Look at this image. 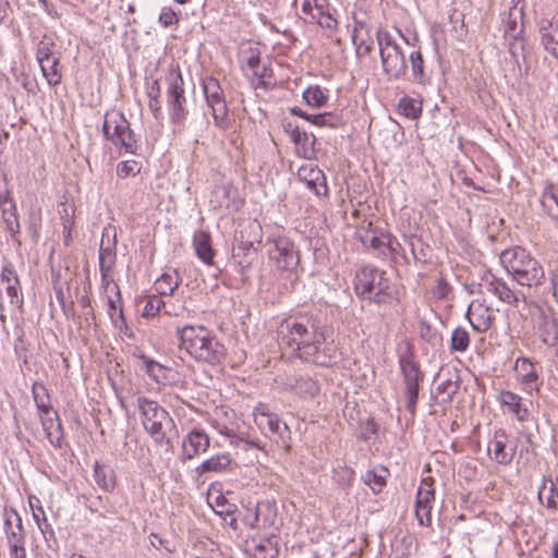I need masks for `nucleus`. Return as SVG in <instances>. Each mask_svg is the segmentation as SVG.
<instances>
[{
    "mask_svg": "<svg viewBox=\"0 0 558 558\" xmlns=\"http://www.w3.org/2000/svg\"><path fill=\"white\" fill-rule=\"evenodd\" d=\"M278 342L291 356L318 366H331L337 361L331 327L313 315L283 319L277 328Z\"/></svg>",
    "mask_w": 558,
    "mask_h": 558,
    "instance_id": "obj_1",
    "label": "nucleus"
},
{
    "mask_svg": "<svg viewBox=\"0 0 558 558\" xmlns=\"http://www.w3.org/2000/svg\"><path fill=\"white\" fill-rule=\"evenodd\" d=\"M180 348L195 361L209 365H219L226 357V348L217 337L202 325H186L177 328Z\"/></svg>",
    "mask_w": 558,
    "mask_h": 558,
    "instance_id": "obj_2",
    "label": "nucleus"
},
{
    "mask_svg": "<svg viewBox=\"0 0 558 558\" xmlns=\"http://www.w3.org/2000/svg\"><path fill=\"white\" fill-rule=\"evenodd\" d=\"M136 403L145 432L158 446L172 447V438L177 437L178 430L168 411L157 401L143 396L137 398Z\"/></svg>",
    "mask_w": 558,
    "mask_h": 558,
    "instance_id": "obj_3",
    "label": "nucleus"
},
{
    "mask_svg": "<svg viewBox=\"0 0 558 558\" xmlns=\"http://www.w3.org/2000/svg\"><path fill=\"white\" fill-rule=\"evenodd\" d=\"M354 290L359 298L375 304H391L397 300V292L386 271L373 266H365L356 272Z\"/></svg>",
    "mask_w": 558,
    "mask_h": 558,
    "instance_id": "obj_4",
    "label": "nucleus"
},
{
    "mask_svg": "<svg viewBox=\"0 0 558 558\" xmlns=\"http://www.w3.org/2000/svg\"><path fill=\"white\" fill-rule=\"evenodd\" d=\"M500 262L521 286L537 287L545 281L543 266L522 247L505 250Z\"/></svg>",
    "mask_w": 558,
    "mask_h": 558,
    "instance_id": "obj_5",
    "label": "nucleus"
},
{
    "mask_svg": "<svg viewBox=\"0 0 558 558\" xmlns=\"http://www.w3.org/2000/svg\"><path fill=\"white\" fill-rule=\"evenodd\" d=\"M377 41L384 73L388 80H400L407 73V63L401 47L387 31L378 29Z\"/></svg>",
    "mask_w": 558,
    "mask_h": 558,
    "instance_id": "obj_6",
    "label": "nucleus"
},
{
    "mask_svg": "<svg viewBox=\"0 0 558 558\" xmlns=\"http://www.w3.org/2000/svg\"><path fill=\"white\" fill-rule=\"evenodd\" d=\"M102 132L106 140L123 147L126 153H136L138 148L136 136L122 112L107 113L102 124Z\"/></svg>",
    "mask_w": 558,
    "mask_h": 558,
    "instance_id": "obj_7",
    "label": "nucleus"
},
{
    "mask_svg": "<svg viewBox=\"0 0 558 558\" xmlns=\"http://www.w3.org/2000/svg\"><path fill=\"white\" fill-rule=\"evenodd\" d=\"M166 81L168 84L167 105L170 119L173 123L181 124L189 113L183 76L179 70H171Z\"/></svg>",
    "mask_w": 558,
    "mask_h": 558,
    "instance_id": "obj_8",
    "label": "nucleus"
},
{
    "mask_svg": "<svg viewBox=\"0 0 558 558\" xmlns=\"http://www.w3.org/2000/svg\"><path fill=\"white\" fill-rule=\"evenodd\" d=\"M400 368L404 381V395L407 398V410L412 416L415 415L416 403L418 399L420 383L423 380L424 375L420 371L418 365L411 357L400 359Z\"/></svg>",
    "mask_w": 558,
    "mask_h": 558,
    "instance_id": "obj_9",
    "label": "nucleus"
},
{
    "mask_svg": "<svg viewBox=\"0 0 558 558\" xmlns=\"http://www.w3.org/2000/svg\"><path fill=\"white\" fill-rule=\"evenodd\" d=\"M203 90L216 125L225 128L228 106L219 81L213 76L206 77L203 81Z\"/></svg>",
    "mask_w": 558,
    "mask_h": 558,
    "instance_id": "obj_10",
    "label": "nucleus"
},
{
    "mask_svg": "<svg viewBox=\"0 0 558 558\" xmlns=\"http://www.w3.org/2000/svg\"><path fill=\"white\" fill-rule=\"evenodd\" d=\"M269 258L283 271H295L300 265V252L288 238H278L274 241Z\"/></svg>",
    "mask_w": 558,
    "mask_h": 558,
    "instance_id": "obj_11",
    "label": "nucleus"
},
{
    "mask_svg": "<svg viewBox=\"0 0 558 558\" xmlns=\"http://www.w3.org/2000/svg\"><path fill=\"white\" fill-rule=\"evenodd\" d=\"M254 422L262 433L270 438L277 437V441H281L284 447L289 448L290 429L277 414L262 412L255 414Z\"/></svg>",
    "mask_w": 558,
    "mask_h": 558,
    "instance_id": "obj_12",
    "label": "nucleus"
},
{
    "mask_svg": "<svg viewBox=\"0 0 558 558\" xmlns=\"http://www.w3.org/2000/svg\"><path fill=\"white\" fill-rule=\"evenodd\" d=\"M282 126L284 133L288 134L294 143L298 156L305 159H312L315 154V135L301 130L298 124L291 121H284Z\"/></svg>",
    "mask_w": 558,
    "mask_h": 558,
    "instance_id": "obj_13",
    "label": "nucleus"
},
{
    "mask_svg": "<svg viewBox=\"0 0 558 558\" xmlns=\"http://www.w3.org/2000/svg\"><path fill=\"white\" fill-rule=\"evenodd\" d=\"M209 446L210 439L203 429H192L182 441V460H192L196 456L207 451Z\"/></svg>",
    "mask_w": 558,
    "mask_h": 558,
    "instance_id": "obj_14",
    "label": "nucleus"
},
{
    "mask_svg": "<svg viewBox=\"0 0 558 558\" xmlns=\"http://www.w3.org/2000/svg\"><path fill=\"white\" fill-rule=\"evenodd\" d=\"M535 327L542 341L555 347L558 342V323L549 311L538 310L534 317Z\"/></svg>",
    "mask_w": 558,
    "mask_h": 558,
    "instance_id": "obj_15",
    "label": "nucleus"
},
{
    "mask_svg": "<svg viewBox=\"0 0 558 558\" xmlns=\"http://www.w3.org/2000/svg\"><path fill=\"white\" fill-rule=\"evenodd\" d=\"M389 235L390 233L377 231L373 222L369 221L364 234H360V240L365 247L372 248L378 256H387L389 254Z\"/></svg>",
    "mask_w": 558,
    "mask_h": 558,
    "instance_id": "obj_16",
    "label": "nucleus"
},
{
    "mask_svg": "<svg viewBox=\"0 0 558 558\" xmlns=\"http://www.w3.org/2000/svg\"><path fill=\"white\" fill-rule=\"evenodd\" d=\"M466 316L472 327L478 332L487 331L495 319L493 308L481 302H472Z\"/></svg>",
    "mask_w": 558,
    "mask_h": 558,
    "instance_id": "obj_17",
    "label": "nucleus"
},
{
    "mask_svg": "<svg viewBox=\"0 0 558 558\" xmlns=\"http://www.w3.org/2000/svg\"><path fill=\"white\" fill-rule=\"evenodd\" d=\"M0 281L5 287L9 303L11 305L22 304L23 298L21 294V283L13 264L5 263L2 266Z\"/></svg>",
    "mask_w": 558,
    "mask_h": 558,
    "instance_id": "obj_18",
    "label": "nucleus"
},
{
    "mask_svg": "<svg viewBox=\"0 0 558 558\" xmlns=\"http://www.w3.org/2000/svg\"><path fill=\"white\" fill-rule=\"evenodd\" d=\"M298 175L299 179L303 181L317 196L327 194L328 187L326 177L318 167H301Z\"/></svg>",
    "mask_w": 558,
    "mask_h": 558,
    "instance_id": "obj_19",
    "label": "nucleus"
},
{
    "mask_svg": "<svg viewBox=\"0 0 558 558\" xmlns=\"http://www.w3.org/2000/svg\"><path fill=\"white\" fill-rule=\"evenodd\" d=\"M498 401L502 407H507L508 411L511 412L518 421L525 422L529 420L530 412L522 403V398L519 395L510 390H502L498 396Z\"/></svg>",
    "mask_w": 558,
    "mask_h": 558,
    "instance_id": "obj_20",
    "label": "nucleus"
},
{
    "mask_svg": "<svg viewBox=\"0 0 558 558\" xmlns=\"http://www.w3.org/2000/svg\"><path fill=\"white\" fill-rule=\"evenodd\" d=\"M544 48L558 59V20H543L539 26Z\"/></svg>",
    "mask_w": 558,
    "mask_h": 558,
    "instance_id": "obj_21",
    "label": "nucleus"
},
{
    "mask_svg": "<svg viewBox=\"0 0 558 558\" xmlns=\"http://www.w3.org/2000/svg\"><path fill=\"white\" fill-rule=\"evenodd\" d=\"M486 289L488 292L496 295L500 301L510 305L517 306L520 299H524V294L513 291L507 286L506 282L497 278H494L492 281H489L486 284Z\"/></svg>",
    "mask_w": 558,
    "mask_h": 558,
    "instance_id": "obj_22",
    "label": "nucleus"
},
{
    "mask_svg": "<svg viewBox=\"0 0 558 558\" xmlns=\"http://www.w3.org/2000/svg\"><path fill=\"white\" fill-rule=\"evenodd\" d=\"M251 550L255 558H277L279 555V537L271 535L260 538L258 542L253 541Z\"/></svg>",
    "mask_w": 558,
    "mask_h": 558,
    "instance_id": "obj_23",
    "label": "nucleus"
},
{
    "mask_svg": "<svg viewBox=\"0 0 558 558\" xmlns=\"http://www.w3.org/2000/svg\"><path fill=\"white\" fill-rule=\"evenodd\" d=\"M94 480L104 492H112L117 486V476L114 470L98 461L94 464Z\"/></svg>",
    "mask_w": 558,
    "mask_h": 558,
    "instance_id": "obj_24",
    "label": "nucleus"
},
{
    "mask_svg": "<svg viewBox=\"0 0 558 558\" xmlns=\"http://www.w3.org/2000/svg\"><path fill=\"white\" fill-rule=\"evenodd\" d=\"M138 359L142 361L144 365V369L146 374L156 383L165 384L168 380V373L170 368L163 366L159 362L148 357L144 353L138 354Z\"/></svg>",
    "mask_w": 558,
    "mask_h": 558,
    "instance_id": "obj_25",
    "label": "nucleus"
},
{
    "mask_svg": "<svg viewBox=\"0 0 558 558\" xmlns=\"http://www.w3.org/2000/svg\"><path fill=\"white\" fill-rule=\"evenodd\" d=\"M231 462L232 459L229 453H220L205 460L195 471L198 476L208 472H223L230 466Z\"/></svg>",
    "mask_w": 558,
    "mask_h": 558,
    "instance_id": "obj_26",
    "label": "nucleus"
},
{
    "mask_svg": "<svg viewBox=\"0 0 558 558\" xmlns=\"http://www.w3.org/2000/svg\"><path fill=\"white\" fill-rule=\"evenodd\" d=\"M194 247L196 255L205 264L211 265L214 258V250L211 247L210 235L206 232H198L194 235Z\"/></svg>",
    "mask_w": 558,
    "mask_h": 558,
    "instance_id": "obj_27",
    "label": "nucleus"
},
{
    "mask_svg": "<svg viewBox=\"0 0 558 558\" xmlns=\"http://www.w3.org/2000/svg\"><path fill=\"white\" fill-rule=\"evenodd\" d=\"M506 435L504 432H497L494 440L490 441L488 450H493V459L499 464H509L512 461L513 453L506 451Z\"/></svg>",
    "mask_w": 558,
    "mask_h": 558,
    "instance_id": "obj_28",
    "label": "nucleus"
},
{
    "mask_svg": "<svg viewBox=\"0 0 558 558\" xmlns=\"http://www.w3.org/2000/svg\"><path fill=\"white\" fill-rule=\"evenodd\" d=\"M389 471L386 466H380L378 471L368 470L362 475L363 483L368 486L374 494H379L386 486V477Z\"/></svg>",
    "mask_w": 558,
    "mask_h": 558,
    "instance_id": "obj_29",
    "label": "nucleus"
},
{
    "mask_svg": "<svg viewBox=\"0 0 558 558\" xmlns=\"http://www.w3.org/2000/svg\"><path fill=\"white\" fill-rule=\"evenodd\" d=\"M117 260L116 254V239L110 241L107 240V244L105 240H101L99 247V268L105 271H112Z\"/></svg>",
    "mask_w": 558,
    "mask_h": 558,
    "instance_id": "obj_30",
    "label": "nucleus"
},
{
    "mask_svg": "<svg viewBox=\"0 0 558 558\" xmlns=\"http://www.w3.org/2000/svg\"><path fill=\"white\" fill-rule=\"evenodd\" d=\"M32 393L39 414H50L53 412L48 389L44 384L35 381L32 387Z\"/></svg>",
    "mask_w": 558,
    "mask_h": 558,
    "instance_id": "obj_31",
    "label": "nucleus"
},
{
    "mask_svg": "<svg viewBox=\"0 0 558 558\" xmlns=\"http://www.w3.org/2000/svg\"><path fill=\"white\" fill-rule=\"evenodd\" d=\"M2 206V218L5 225V229L11 233L13 240L17 241V234L20 233V223L16 214V207L12 202H4Z\"/></svg>",
    "mask_w": 558,
    "mask_h": 558,
    "instance_id": "obj_32",
    "label": "nucleus"
},
{
    "mask_svg": "<svg viewBox=\"0 0 558 558\" xmlns=\"http://www.w3.org/2000/svg\"><path fill=\"white\" fill-rule=\"evenodd\" d=\"M291 388L303 398H314L319 393L320 387L316 380L311 377H298L291 384Z\"/></svg>",
    "mask_w": 558,
    "mask_h": 558,
    "instance_id": "obj_33",
    "label": "nucleus"
},
{
    "mask_svg": "<svg viewBox=\"0 0 558 558\" xmlns=\"http://www.w3.org/2000/svg\"><path fill=\"white\" fill-rule=\"evenodd\" d=\"M538 499L547 509L557 510L558 489L553 481L544 480L543 485L538 489Z\"/></svg>",
    "mask_w": 558,
    "mask_h": 558,
    "instance_id": "obj_34",
    "label": "nucleus"
},
{
    "mask_svg": "<svg viewBox=\"0 0 558 558\" xmlns=\"http://www.w3.org/2000/svg\"><path fill=\"white\" fill-rule=\"evenodd\" d=\"M365 29V25L362 22L355 20L354 29L352 33V41L356 49V54L362 57L366 56L372 50L373 41L368 38L364 37L363 31Z\"/></svg>",
    "mask_w": 558,
    "mask_h": 558,
    "instance_id": "obj_35",
    "label": "nucleus"
},
{
    "mask_svg": "<svg viewBox=\"0 0 558 558\" xmlns=\"http://www.w3.org/2000/svg\"><path fill=\"white\" fill-rule=\"evenodd\" d=\"M43 75L50 86H57L61 83L62 75L60 71V61L58 57L39 63Z\"/></svg>",
    "mask_w": 558,
    "mask_h": 558,
    "instance_id": "obj_36",
    "label": "nucleus"
},
{
    "mask_svg": "<svg viewBox=\"0 0 558 558\" xmlns=\"http://www.w3.org/2000/svg\"><path fill=\"white\" fill-rule=\"evenodd\" d=\"M541 204L553 220L558 218V191H556L553 185L545 189Z\"/></svg>",
    "mask_w": 558,
    "mask_h": 558,
    "instance_id": "obj_37",
    "label": "nucleus"
},
{
    "mask_svg": "<svg viewBox=\"0 0 558 558\" xmlns=\"http://www.w3.org/2000/svg\"><path fill=\"white\" fill-rule=\"evenodd\" d=\"M412 78L417 84H425L428 80L424 70V59L420 50L412 51L409 56Z\"/></svg>",
    "mask_w": 558,
    "mask_h": 558,
    "instance_id": "obj_38",
    "label": "nucleus"
},
{
    "mask_svg": "<svg viewBox=\"0 0 558 558\" xmlns=\"http://www.w3.org/2000/svg\"><path fill=\"white\" fill-rule=\"evenodd\" d=\"M303 98L308 106L319 108L327 102L328 95L320 86L314 85L304 90Z\"/></svg>",
    "mask_w": 558,
    "mask_h": 558,
    "instance_id": "obj_39",
    "label": "nucleus"
},
{
    "mask_svg": "<svg viewBox=\"0 0 558 558\" xmlns=\"http://www.w3.org/2000/svg\"><path fill=\"white\" fill-rule=\"evenodd\" d=\"M256 256L253 244L248 245L241 244L233 251V258L236 260L241 269L248 267Z\"/></svg>",
    "mask_w": 558,
    "mask_h": 558,
    "instance_id": "obj_40",
    "label": "nucleus"
},
{
    "mask_svg": "<svg viewBox=\"0 0 558 558\" xmlns=\"http://www.w3.org/2000/svg\"><path fill=\"white\" fill-rule=\"evenodd\" d=\"M470 344L469 332L462 328L457 327L451 335L450 349L454 352H465Z\"/></svg>",
    "mask_w": 558,
    "mask_h": 558,
    "instance_id": "obj_41",
    "label": "nucleus"
},
{
    "mask_svg": "<svg viewBox=\"0 0 558 558\" xmlns=\"http://www.w3.org/2000/svg\"><path fill=\"white\" fill-rule=\"evenodd\" d=\"M311 123L316 126H329L337 129L343 124L340 116L332 112H324L311 116Z\"/></svg>",
    "mask_w": 558,
    "mask_h": 558,
    "instance_id": "obj_42",
    "label": "nucleus"
},
{
    "mask_svg": "<svg viewBox=\"0 0 558 558\" xmlns=\"http://www.w3.org/2000/svg\"><path fill=\"white\" fill-rule=\"evenodd\" d=\"M180 281L178 279V276L174 278L170 274H163L157 281H156V290L161 295H172L175 289L179 287Z\"/></svg>",
    "mask_w": 558,
    "mask_h": 558,
    "instance_id": "obj_43",
    "label": "nucleus"
},
{
    "mask_svg": "<svg viewBox=\"0 0 558 558\" xmlns=\"http://www.w3.org/2000/svg\"><path fill=\"white\" fill-rule=\"evenodd\" d=\"M411 253L416 263H427L429 247L417 236H412L409 240Z\"/></svg>",
    "mask_w": 558,
    "mask_h": 558,
    "instance_id": "obj_44",
    "label": "nucleus"
},
{
    "mask_svg": "<svg viewBox=\"0 0 558 558\" xmlns=\"http://www.w3.org/2000/svg\"><path fill=\"white\" fill-rule=\"evenodd\" d=\"M435 499V490L428 478L422 481V484L416 494L415 504L418 505H432Z\"/></svg>",
    "mask_w": 558,
    "mask_h": 558,
    "instance_id": "obj_45",
    "label": "nucleus"
},
{
    "mask_svg": "<svg viewBox=\"0 0 558 558\" xmlns=\"http://www.w3.org/2000/svg\"><path fill=\"white\" fill-rule=\"evenodd\" d=\"M459 389V385L456 380L447 379L440 383L436 390L437 395L441 397L440 401L442 403L451 402L453 396L457 393Z\"/></svg>",
    "mask_w": 558,
    "mask_h": 558,
    "instance_id": "obj_46",
    "label": "nucleus"
},
{
    "mask_svg": "<svg viewBox=\"0 0 558 558\" xmlns=\"http://www.w3.org/2000/svg\"><path fill=\"white\" fill-rule=\"evenodd\" d=\"M400 112L410 119H416L421 114V106L412 98L403 97L399 101Z\"/></svg>",
    "mask_w": 558,
    "mask_h": 558,
    "instance_id": "obj_47",
    "label": "nucleus"
},
{
    "mask_svg": "<svg viewBox=\"0 0 558 558\" xmlns=\"http://www.w3.org/2000/svg\"><path fill=\"white\" fill-rule=\"evenodd\" d=\"M53 47L54 44L51 40H48L47 38H44L40 40L37 45L36 49V58L38 63L44 61H49L50 59L54 58L53 53Z\"/></svg>",
    "mask_w": 558,
    "mask_h": 558,
    "instance_id": "obj_48",
    "label": "nucleus"
},
{
    "mask_svg": "<svg viewBox=\"0 0 558 558\" xmlns=\"http://www.w3.org/2000/svg\"><path fill=\"white\" fill-rule=\"evenodd\" d=\"M8 545L10 549V558H26L24 536H12L11 541L8 542Z\"/></svg>",
    "mask_w": 558,
    "mask_h": 558,
    "instance_id": "obj_49",
    "label": "nucleus"
},
{
    "mask_svg": "<svg viewBox=\"0 0 558 558\" xmlns=\"http://www.w3.org/2000/svg\"><path fill=\"white\" fill-rule=\"evenodd\" d=\"M141 163L135 160L122 161L117 167V173L120 178L134 177L141 171Z\"/></svg>",
    "mask_w": 558,
    "mask_h": 558,
    "instance_id": "obj_50",
    "label": "nucleus"
},
{
    "mask_svg": "<svg viewBox=\"0 0 558 558\" xmlns=\"http://www.w3.org/2000/svg\"><path fill=\"white\" fill-rule=\"evenodd\" d=\"M163 305H165V303L159 296H157V295L148 296L145 302L144 308H143V316H145V317L156 316L160 312V310Z\"/></svg>",
    "mask_w": 558,
    "mask_h": 558,
    "instance_id": "obj_51",
    "label": "nucleus"
},
{
    "mask_svg": "<svg viewBox=\"0 0 558 558\" xmlns=\"http://www.w3.org/2000/svg\"><path fill=\"white\" fill-rule=\"evenodd\" d=\"M52 413L56 416L57 423H56V426L48 433L47 438L53 447L61 448L62 440H63L62 425H61V421L59 418L58 412L53 411Z\"/></svg>",
    "mask_w": 558,
    "mask_h": 558,
    "instance_id": "obj_52",
    "label": "nucleus"
},
{
    "mask_svg": "<svg viewBox=\"0 0 558 558\" xmlns=\"http://www.w3.org/2000/svg\"><path fill=\"white\" fill-rule=\"evenodd\" d=\"M114 293H116L117 299L108 298L109 315H110L111 319H113L117 312H119V317L123 318V312H122V305H121L122 298H121V292H120V288L118 284H114Z\"/></svg>",
    "mask_w": 558,
    "mask_h": 558,
    "instance_id": "obj_53",
    "label": "nucleus"
},
{
    "mask_svg": "<svg viewBox=\"0 0 558 558\" xmlns=\"http://www.w3.org/2000/svg\"><path fill=\"white\" fill-rule=\"evenodd\" d=\"M432 505L415 504V515L420 525L428 526L432 522Z\"/></svg>",
    "mask_w": 558,
    "mask_h": 558,
    "instance_id": "obj_54",
    "label": "nucleus"
},
{
    "mask_svg": "<svg viewBox=\"0 0 558 558\" xmlns=\"http://www.w3.org/2000/svg\"><path fill=\"white\" fill-rule=\"evenodd\" d=\"M15 515H16L15 526H12L10 519H5V522H4L8 542L11 541L12 536L17 537V535H21V536L25 537V531H24V526L22 523V519L20 518V515L16 512H15Z\"/></svg>",
    "mask_w": 558,
    "mask_h": 558,
    "instance_id": "obj_55",
    "label": "nucleus"
},
{
    "mask_svg": "<svg viewBox=\"0 0 558 558\" xmlns=\"http://www.w3.org/2000/svg\"><path fill=\"white\" fill-rule=\"evenodd\" d=\"M220 434L227 436L230 439L231 445L239 446L240 442H244L248 447L260 448L254 440L244 439L243 437L238 436L232 428L223 427L220 429Z\"/></svg>",
    "mask_w": 558,
    "mask_h": 558,
    "instance_id": "obj_56",
    "label": "nucleus"
},
{
    "mask_svg": "<svg viewBox=\"0 0 558 558\" xmlns=\"http://www.w3.org/2000/svg\"><path fill=\"white\" fill-rule=\"evenodd\" d=\"M235 509V505L228 502L223 496L217 497L216 508H214L217 514L221 517L231 515L234 513Z\"/></svg>",
    "mask_w": 558,
    "mask_h": 558,
    "instance_id": "obj_57",
    "label": "nucleus"
},
{
    "mask_svg": "<svg viewBox=\"0 0 558 558\" xmlns=\"http://www.w3.org/2000/svg\"><path fill=\"white\" fill-rule=\"evenodd\" d=\"M319 26L327 29H336L337 28V20L332 16L329 11L324 12L320 15H315L313 19Z\"/></svg>",
    "mask_w": 558,
    "mask_h": 558,
    "instance_id": "obj_58",
    "label": "nucleus"
},
{
    "mask_svg": "<svg viewBox=\"0 0 558 558\" xmlns=\"http://www.w3.org/2000/svg\"><path fill=\"white\" fill-rule=\"evenodd\" d=\"M522 32H523L522 25H519V23L517 22L515 19L512 20L511 17H509V20L507 21V24H506L505 35L509 38L517 40V39H519Z\"/></svg>",
    "mask_w": 558,
    "mask_h": 558,
    "instance_id": "obj_59",
    "label": "nucleus"
},
{
    "mask_svg": "<svg viewBox=\"0 0 558 558\" xmlns=\"http://www.w3.org/2000/svg\"><path fill=\"white\" fill-rule=\"evenodd\" d=\"M159 22L168 27L179 22V17L177 13L169 7H166L161 10L159 15Z\"/></svg>",
    "mask_w": 558,
    "mask_h": 558,
    "instance_id": "obj_60",
    "label": "nucleus"
},
{
    "mask_svg": "<svg viewBox=\"0 0 558 558\" xmlns=\"http://www.w3.org/2000/svg\"><path fill=\"white\" fill-rule=\"evenodd\" d=\"M148 108L155 119L158 120L161 117V114H162L161 102H160L159 98H150L148 101Z\"/></svg>",
    "mask_w": 558,
    "mask_h": 558,
    "instance_id": "obj_61",
    "label": "nucleus"
},
{
    "mask_svg": "<svg viewBox=\"0 0 558 558\" xmlns=\"http://www.w3.org/2000/svg\"><path fill=\"white\" fill-rule=\"evenodd\" d=\"M146 93L148 99L150 98H160V85L158 80H154L151 83H149L146 87Z\"/></svg>",
    "mask_w": 558,
    "mask_h": 558,
    "instance_id": "obj_62",
    "label": "nucleus"
},
{
    "mask_svg": "<svg viewBox=\"0 0 558 558\" xmlns=\"http://www.w3.org/2000/svg\"><path fill=\"white\" fill-rule=\"evenodd\" d=\"M41 425L46 433V436L48 433L56 426V416L51 417L49 414H40Z\"/></svg>",
    "mask_w": 558,
    "mask_h": 558,
    "instance_id": "obj_63",
    "label": "nucleus"
},
{
    "mask_svg": "<svg viewBox=\"0 0 558 558\" xmlns=\"http://www.w3.org/2000/svg\"><path fill=\"white\" fill-rule=\"evenodd\" d=\"M313 19H315V15L329 11L327 0H313Z\"/></svg>",
    "mask_w": 558,
    "mask_h": 558,
    "instance_id": "obj_64",
    "label": "nucleus"
}]
</instances>
